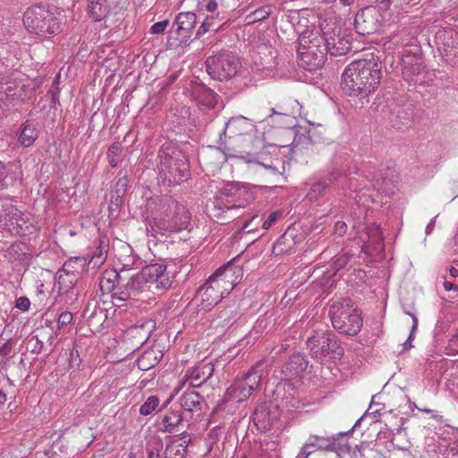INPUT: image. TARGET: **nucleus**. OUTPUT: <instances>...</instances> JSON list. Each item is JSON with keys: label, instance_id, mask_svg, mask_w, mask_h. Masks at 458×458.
<instances>
[{"label": "nucleus", "instance_id": "1", "mask_svg": "<svg viewBox=\"0 0 458 458\" xmlns=\"http://www.w3.org/2000/svg\"><path fill=\"white\" fill-rule=\"evenodd\" d=\"M382 62L374 53H366L352 61L342 74V89L350 97L365 98L379 86Z\"/></svg>", "mask_w": 458, "mask_h": 458}, {"label": "nucleus", "instance_id": "2", "mask_svg": "<svg viewBox=\"0 0 458 458\" xmlns=\"http://www.w3.org/2000/svg\"><path fill=\"white\" fill-rule=\"evenodd\" d=\"M160 210L147 227L152 236L179 232L189 226L191 218L189 210L172 197L165 196L160 200Z\"/></svg>", "mask_w": 458, "mask_h": 458}, {"label": "nucleus", "instance_id": "3", "mask_svg": "<svg viewBox=\"0 0 458 458\" xmlns=\"http://www.w3.org/2000/svg\"><path fill=\"white\" fill-rule=\"evenodd\" d=\"M134 259H129L128 261L122 262V267L106 271L99 282L101 291L113 293L112 303L114 306L121 308L132 305L135 302V294L132 288L131 276L127 273L131 269Z\"/></svg>", "mask_w": 458, "mask_h": 458}, {"label": "nucleus", "instance_id": "4", "mask_svg": "<svg viewBox=\"0 0 458 458\" xmlns=\"http://www.w3.org/2000/svg\"><path fill=\"white\" fill-rule=\"evenodd\" d=\"M158 174L164 184L176 185L187 180L189 163L185 155L171 144L163 145L158 151Z\"/></svg>", "mask_w": 458, "mask_h": 458}, {"label": "nucleus", "instance_id": "5", "mask_svg": "<svg viewBox=\"0 0 458 458\" xmlns=\"http://www.w3.org/2000/svg\"><path fill=\"white\" fill-rule=\"evenodd\" d=\"M135 302L143 301L155 290H166L173 280L165 264L155 263L145 266L140 272L131 275Z\"/></svg>", "mask_w": 458, "mask_h": 458}, {"label": "nucleus", "instance_id": "6", "mask_svg": "<svg viewBox=\"0 0 458 458\" xmlns=\"http://www.w3.org/2000/svg\"><path fill=\"white\" fill-rule=\"evenodd\" d=\"M318 30H306L299 37V66L314 71L321 68L327 59L326 48Z\"/></svg>", "mask_w": 458, "mask_h": 458}, {"label": "nucleus", "instance_id": "7", "mask_svg": "<svg viewBox=\"0 0 458 458\" xmlns=\"http://www.w3.org/2000/svg\"><path fill=\"white\" fill-rule=\"evenodd\" d=\"M329 316L334 328L341 334L356 335L361 329V314L350 299L332 304Z\"/></svg>", "mask_w": 458, "mask_h": 458}, {"label": "nucleus", "instance_id": "8", "mask_svg": "<svg viewBox=\"0 0 458 458\" xmlns=\"http://www.w3.org/2000/svg\"><path fill=\"white\" fill-rule=\"evenodd\" d=\"M307 346L311 356L318 360H340L344 356L342 347L337 336L328 330H317L307 340Z\"/></svg>", "mask_w": 458, "mask_h": 458}, {"label": "nucleus", "instance_id": "9", "mask_svg": "<svg viewBox=\"0 0 458 458\" xmlns=\"http://www.w3.org/2000/svg\"><path fill=\"white\" fill-rule=\"evenodd\" d=\"M26 29L41 37L55 35L60 30V21L48 9L42 5H33L23 15Z\"/></svg>", "mask_w": 458, "mask_h": 458}, {"label": "nucleus", "instance_id": "10", "mask_svg": "<svg viewBox=\"0 0 458 458\" xmlns=\"http://www.w3.org/2000/svg\"><path fill=\"white\" fill-rule=\"evenodd\" d=\"M360 420H359L354 426H356ZM354 428L355 427H352L347 432H340L331 437L310 435L307 442L301 448L296 458H308L316 450L335 452L338 456H341L343 453H350V445L342 441V438L352 434Z\"/></svg>", "mask_w": 458, "mask_h": 458}, {"label": "nucleus", "instance_id": "11", "mask_svg": "<svg viewBox=\"0 0 458 458\" xmlns=\"http://www.w3.org/2000/svg\"><path fill=\"white\" fill-rule=\"evenodd\" d=\"M255 126L251 123L250 120L244 116H236L229 119L223 131L219 134V139L216 141V148L221 151L225 159L233 158V157H238L236 152L235 145L237 142H230L227 143L225 141V138L228 134L229 140L241 136L245 138L249 136L250 131H253Z\"/></svg>", "mask_w": 458, "mask_h": 458}, {"label": "nucleus", "instance_id": "12", "mask_svg": "<svg viewBox=\"0 0 458 458\" xmlns=\"http://www.w3.org/2000/svg\"><path fill=\"white\" fill-rule=\"evenodd\" d=\"M314 30L319 31L327 55L343 56L351 50L352 42L349 36L342 32L335 23H322L319 28Z\"/></svg>", "mask_w": 458, "mask_h": 458}, {"label": "nucleus", "instance_id": "13", "mask_svg": "<svg viewBox=\"0 0 458 458\" xmlns=\"http://www.w3.org/2000/svg\"><path fill=\"white\" fill-rule=\"evenodd\" d=\"M240 67L238 57L233 53L222 52L206 60V68L211 78L223 81L234 76Z\"/></svg>", "mask_w": 458, "mask_h": 458}, {"label": "nucleus", "instance_id": "14", "mask_svg": "<svg viewBox=\"0 0 458 458\" xmlns=\"http://www.w3.org/2000/svg\"><path fill=\"white\" fill-rule=\"evenodd\" d=\"M30 227L27 216L13 206L6 207L0 214V228L11 235H25Z\"/></svg>", "mask_w": 458, "mask_h": 458}, {"label": "nucleus", "instance_id": "15", "mask_svg": "<svg viewBox=\"0 0 458 458\" xmlns=\"http://www.w3.org/2000/svg\"><path fill=\"white\" fill-rule=\"evenodd\" d=\"M234 183H228L224 190L215 198L210 216L213 218L220 219L225 211L238 209L243 205L237 203L236 196L239 194V189Z\"/></svg>", "mask_w": 458, "mask_h": 458}, {"label": "nucleus", "instance_id": "16", "mask_svg": "<svg viewBox=\"0 0 458 458\" xmlns=\"http://www.w3.org/2000/svg\"><path fill=\"white\" fill-rule=\"evenodd\" d=\"M382 14L374 6H368L357 13L354 19V29L360 35L376 33L381 27Z\"/></svg>", "mask_w": 458, "mask_h": 458}, {"label": "nucleus", "instance_id": "17", "mask_svg": "<svg viewBox=\"0 0 458 458\" xmlns=\"http://www.w3.org/2000/svg\"><path fill=\"white\" fill-rule=\"evenodd\" d=\"M237 158L246 159L248 163L257 162V158L262 154L264 140L259 136L250 134L242 138L235 145ZM233 157V158H234Z\"/></svg>", "mask_w": 458, "mask_h": 458}, {"label": "nucleus", "instance_id": "18", "mask_svg": "<svg viewBox=\"0 0 458 458\" xmlns=\"http://www.w3.org/2000/svg\"><path fill=\"white\" fill-rule=\"evenodd\" d=\"M242 276V269L237 267H233L229 263L225 267L218 268L212 275L216 283L220 285L219 290L223 296L230 293V292L240 282Z\"/></svg>", "mask_w": 458, "mask_h": 458}, {"label": "nucleus", "instance_id": "19", "mask_svg": "<svg viewBox=\"0 0 458 458\" xmlns=\"http://www.w3.org/2000/svg\"><path fill=\"white\" fill-rule=\"evenodd\" d=\"M273 361L274 358H272L271 360L267 359L260 360L242 377L247 386H249L252 392L259 387L261 379L268 375L269 368Z\"/></svg>", "mask_w": 458, "mask_h": 458}, {"label": "nucleus", "instance_id": "20", "mask_svg": "<svg viewBox=\"0 0 458 458\" xmlns=\"http://www.w3.org/2000/svg\"><path fill=\"white\" fill-rule=\"evenodd\" d=\"M219 287L220 285L216 283L211 276L207 283L199 289V294L201 296L200 307L202 310H210L221 301L224 296L222 295Z\"/></svg>", "mask_w": 458, "mask_h": 458}, {"label": "nucleus", "instance_id": "21", "mask_svg": "<svg viewBox=\"0 0 458 458\" xmlns=\"http://www.w3.org/2000/svg\"><path fill=\"white\" fill-rule=\"evenodd\" d=\"M424 69L422 56L417 54H405L402 58V74L408 82H414L415 76Z\"/></svg>", "mask_w": 458, "mask_h": 458}, {"label": "nucleus", "instance_id": "22", "mask_svg": "<svg viewBox=\"0 0 458 458\" xmlns=\"http://www.w3.org/2000/svg\"><path fill=\"white\" fill-rule=\"evenodd\" d=\"M276 420V411L272 412L265 403H259L252 413L253 423L262 433L270 430Z\"/></svg>", "mask_w": 458, "mask_h": 458}, {"label": "nucleus", "instance_id": "23", "mask_svg": "<svg viewBox=\"0 0 458 458\" xmlns=\"http://www.w3.org/2000/svg\"><path fill=\"white\" fill-rule=\"evenodd\" d=\"M55 280V286L60 294L69 295L71 300L78 295V293L75 291V285L79 280V273L58 271Z\"/></svg>", "mask_w": 458, "mask_h": 458}, {"label": "nucleus", "instance_id": "24", "mask_svg": "<svg viewBox=\"0 0 458 458\" xmlns=\"http://www.w3.org/2000/svg\"><path fill=\"white\" fill-rule=\"evenodd\" d=\"M197 17L194 13H180L175 18L176 33L182 37L181 43L187 44L190 33L194 29Z\"/></svg>", "mask_w": 458, "mask_h": 458}, {"label": "nucleus", "instance_id": "25", "mask_svg": "<svg viewBox=\"0 0 458 458\" xmlns=\"http://www.w3.org/2000/svg\"><path fill=\"white\" fill-rule=\"evenodd\" d=\"M214 370L211 362L199 363L187 372V380L193 387H199L211 377Z\"/></svg>", "mask_w": 458, "mask_h": 458}, {"label": "nucleus", "instance_id": "26", "mask_svg": "<svg viewBox=\"0 0 458 458\" xmlns=\"http://www.w3.org/2000/svg\"><path fill=\"white\" fill-rule=\"evenodd\" d=\"M180 403L184 411L191 413V418L194 415L199 417L202 412L204 399L199 393L192 391L184 393L180 398Z\"/></svg>", "mask_w": 458, "mask_h": 458}, {"label": "nucleus", "instance_id": "27", "mask_svg": "<svg viewBox=\"0 0 458 458\" xmlns=\"http://www.w3.org/2000/svg\"><path fill=\"white\" fill-rule=\"evenodd\" d=\"M308 366V360L303 354L295 353L284 363L281 370L285 377H293L303 373Z\"/></svg>", "mask_w": 458, "mask_h": 458}, {"label": "nucleus", "instance_id": "28", "mask_svg": "<svg viewBox=\"0 0 458 458\" xmlns=\"http://www.w3.org/2000/svg\"><path fill=\"white\" fill-rule=\"evenodd\" d=\"M14 165L0 160V191L13 187L21 180V172L13 169Z\"/></svg>", "mask_w": 458, "mask_h": 458}, {"label": "nucleus", "instance_id": "29", "mask_svg": "<svg viewBox=\"0 0 458 458\" xmlns=\"http://www.w3.org/2000/svg\"><path fill=\"white\" fill-rule=\"evenodd\" d=\"M413 117L414 112L411 105L399 106L391 112V123L398 130L410 127L412 124Z\"/></svg>", "mask_w": 458, "mask_h": 458}, {"label": "nucleus", "instance_id": "30", "mask_svg": "<svg viewBox=\"0 0 458 458\" xmlns=\"http://www.w3.org/2000/svg\"><path fill=\"white\" fill-rule=\"evenodd\" d=\"M183 420V416L179 411H169L162 418L158 429L165 433H175Z\"/></svg>", "mask_w": 458, "mask_h": 458}, {"label": "nucleus", "instance_id": "31", "mask_svg": "<svg viewBox=\"0 0 458 458\" xmlns=\"http://www.w3.org/2000/svg\"><path fill=\"white\" fill-rule=\"evenodd\" d=\"M252 391L242 377L236 378L233 383L226 389L225 394L229 399L237 400V402H243L247 400L251 394Z\"/></svg>", "mask_w": 458, "mask_h": 458}, {"label": "nucleus", "instance_id": "32", "mask_svg": "<svg viewBox=\"0 0 458 458\" xmlns=\"http://www.w3.org/2000/svg\"><path fill=\"white\" fill-rule=\"evenodd\" d=\"M341 175V173L335 169L329 172L325 181L318 182L313 184L310 191L308 193V197L311 200H316L319 196L323 195L328 189L329 185L333 183Z\"/></svg>", "mask_w": 458, "mask_h": 458}, {"label": "nucleus", "instance_id": "33", "mask_svg": "<svg viewBox=\"0 0 458 458\" xmlns=\"http://www.w3.org/2000/svg\"><path fill=\"white\" fill-rule=\"evenodd\" d=\"M108 0H88V13L96 21L104 19L109 13Z\"/></svg>", "mask_w": 458, "mask_h": 458}, {"label": "nucleus", "instance_id": "34", "mask_svg": "<svg viewBox=\"0 0 458 458\" xmlns=\"http://www.w3.org/2000/svg\"><path fill=\"white\" fill-rule=\"evenodd\" d=\"M85 314L87 315L89 327L96 330H99L106 319V310L96 305H94L92 310L89 305L85 310Z\"/></svg>", "mask_w": 458, "mask_h": 458}, {"label": "nucleus", "instance_id": "35", "mask_svg": "<svg viewBox=\"0 0 458 458\" xmlns=\"http://www.w3.org/2000/svg\"><path fill=\"white\" fill-rule=\"evenodd\" d=\"M295 243V234L293 231L287 230L275 242L273 253L275 255L283 254L291 250Z\"/></svg>", "mask_w": 458, "mask_h": 458}, {"label": "nucleus", "instance_id": "36", "mask_svg": "<svg viewBox=\"0 0 458 458\" xmlns=\"http://www.w3.org/2000/svg\"><path fill=\"white\" fill-rule=\"evenodd\" d=\"M157 362L158 359L153 349L144 352L137 360L138 367L141 370H148L153 368Z\"/></svg>", "mask_w": 458, "mask_h": 458}, {"label": "nucleus", "instance_id": "37", "mask_svg": "<svg viewBox=\"0 0 458 458\" xmlns=\"http://www.w3.org/2000/svg\"><path fill=\"white\" fill-rule=\"evenodd\" d=\"M37 137L38 134L34 127L30 124H24L19 136V142L24 147H30L35 142Z\"/></svg>", "mask_w": 458, "mask_h": 458}, {"label": "nucleus", "instance_id": "38", "mask_svg": "<svg viewBox=\"0 0 458 458\" xmlns=\"http://www.w3.org/2000/svg\"><path fill=\"white\" fill-rule=\"evenodd\" d=\"M366 234L369 238V241L375 244L377 249H381L383 247V236L380 227L372 224L366 227Z\"/></svg>", "mask_w": 458, "mask_h": 458}, {"label": "nucleus", "instance_id": "39", "mask_svg": "<svg viewBox=\"0 0 458 458\" xmlns=\"http://www.w3.org/2000/svg\"><path fill=\"white\" fill-rule=\"evenodd\" d=\"M163 448V441L159 437L151 438L147 446V458H161Z\"/></svg>", "mask_w": 458, "mask_h": 458}, {"label": "nucleus", "instance_id": "40", "mask_svg": "<svg viewBox=\"0 0 458 458\" xmlns=\"http://www.w3.org/2000/svg\"><path fill=\"white\" fill-rule=\"evenodd\" d=\"M352 458H373L376 457L377 451L370 448L366 443H362L360 445H356L355 449L352 450L350 447V453H347Z\"/></svg>", "mask_w": 458, "mask_h": 458}, {"label": "nucleus", "instance_id": "41", "mask_svg": "<svg viewBox=\"0 0 458 458\" xmlns=\"http://www.w3.org/2000/svg\"><path fill=\"white\" fill-rule=\"evenodd\" d=\"M134 333L139 334V332L136 329H133L126 332V334L123 336V341L128 344L127 350L131 353H133L144 344L143 338L140 336L138 339H136V335H134Z\"/></svg>", "mask_w": 458, "mask_h": 458}, {"label": "nucleus", "instance_id": "42", "mask_svg": "<svg viewBox=\"0 0 458 458\" xmlns=\"http://www.w3.org/2000/svg\"><path fill=\"white\" fill-rule=\"evenodd\" d=\"M123 153L122 144L119 142H114L107 150V158L112 167H116L121 162V157Z\"/></svg>", "mask_w": 458, "mask_h": 458}, {"label": "nucleus", "instance_id": "43", "mask_svg": "<svg viewBox=\"0 0 458 458\" xmlns=\"http://www.w3.org/2000/svg\"><path fill=\"white\" fill-rule=\"evenodd\" d=\"M186 447L182 445L172 442L165 447V458H184Z\"/></svg>", "mask_w": 458, "mask_h": 458}, {"label": "nucleus", "instance_id": "44", "mask_svg": "<svg viewBox=\"0 0 458 458\" xmlns=\"http://www.w3.org/2000/svg\"><path fill=\"white\" fill-rule=\"evenodd\" d=\"M199 108L201 111L212 110L216 106V96L213 91L207 92L199 101Z\"/></svg>", "mask_w": 458, "mask_h": 458}, {"label": "nucleus", "instance_id": "45", "mask_svg": "<svg viewBox=\"0 0 458 458\" xmlns=\"http://www.w3.org/2000/svg\"><path fill=\"white\" fill-rule=\"evenodd\" d=\"M159 398L156 395H151L142 403L140 408V413L147 416L151 414L158 406Z\"/></svg>", "mask_w": 458, "mask_h": 458}, {"label": "nucleus", "instance_id": "46", "mask_svg": "<svg viewBox=\"0 0 458 458\" xmlns=\"http://www.w3.org/2000/svg\"><path fill=\"white\" fill-rule=\"evenodd\" d=\"M128 182H129V180H128L127 174L126 173L123 174V172L121 171L118 174V178L114 183L112 193L124 196V194L126 193V191H127Z\"/></svg>", "mask_w": 458, "mask_h": 458}, {"label": "nucleus", "instance_id": "47", "mask_svg": "<svg viewBox=\"0 0 458 458\" xmlns=\"http://www.w3.org/2000/svg\"><path fill=\"white\" fill-rule=\"evenodd\" d=\"M236 316L237 313L234 312V310H223L221 311L219 316L222 321L218 323V325H221L222 327H229L235 321Z\"/></svg>", "mask_w": 458, "mask_h": 458}, {"label": "nucleus", "instance_id": "48", "mask_svg": "<svg viewBox=\"0 0 458 458\" xmlns=\"http://www.w3.org/2000/svg\"><path fill=\"white\" fill-rule=\"evenodd\" d=\"M283 217V212L282 211H274L271 214L268 215V216L263 221L262 223V229L267 231L270 229L277 220Z\"/></svg>", "mask_w": 458, "mask_h": 458}, {"label": "nucleus", "instance_id": "49", "mask_svg": "<svg viewBox=\"0 0 458 458\" xmlns=\"http://www.w3.org/2000/svg\"><path fill=\"white\" fill-rule=\"evenodd\" d=\"M351 258L352 255H349L348 253H343L335 256L332 264L334 269L335 271H339L340 269L345 267V266L349 263Z\"/></svg>", "mask_w": 458, "mask_h": 458}, {"label": "nucleus", "instance_id": "50", "mask_svg": "<svg viewBox=\"0 0 458 458\" xmlns=\"http://www.w3.org/2000/svg\"><path fill=\"white\" fill-rule=\"evenodd\" d=\"M272 13V8L269 5H264L258 9H256L252 15L254 16V21H263L270 16Z\"/></svg>", "mask_w": 458, "mask_h": 458}, {"label": "nucleus", "instance_id": "51", "mask_svg": "<svg viewBox=\"0 0 458 458\" xmlns=\"http://www.w3.org/2000/svg\"><path fill=\"white\" fill-rule=\"evenodd\" d=\"M123 197L122 195L114 194L111 192V200L108 207V209L110 211V214L117 213L120 207L122 206L123 202Z\"/></svg>", "mask_w": 458, "mask_h": 458}, {"label": "nucleus", "instance_id": "52", "mask_svg": "<svg viewBox=\"0 0 458 458\" xmlns=\"http://www.w3.org/2000/svg\"><path fill=\"white\" fill-rule=\"evenodd\" d=\"M214 20L215 18L213 16H208L197 30L195 38H199L206 32H208L213 26Z\"/></svg>", "mask_w": 458, "mask_h": 458}, {"label": "nucleus", "instance_id": "53", "mask_svg": "<svg viewBox=\"0 0 458 458\" xmlns=\"http://www.w3.org/2000/svg\"><path fill=\"white\" fill-rule=\"evenodd\" d=\"M405 313L407 315H409L410 317H411V318H412V327H411V329L410 332V335H409L407 341L404 343V347H405V349H407V348L411 347V341L414 332L417 330V327H418V318H417L416 315L412 312L405 311Z\"/></svg>", "mask_w": 458, "mask_h": 458}, {"label": "nucleus", "instance_id": "54", "mask_svg": "<svg viewBox=\"0 0 458 458\" xmlns=\"http://www.w3.org/2000/svg\"><path fill=\"white\" fill-rule=\"evenodd\" d=\"M72 314L69 311H64L59 315L57 324L58 327H64L72 321Z\"/></svg>", "mask_w": 458, "mask_h": 458}, {"label": "nucleus", "instance_id": "55", "mask_svg": "<svg viewBox=\"0 0 458 458\" xmlns=\"http://www.w3.org/2000/svg\"><path fill=\"white\" fill-rule=\"evenodd\" d=\"M168 24H169L168 20L156 22L151 26L150 32L152 34H162L165 30Z\"/></svg>", "mask_w": 458, "mask_h": 458}, {"label": "nucleus", "instance_id": "56", "mask_svg": "<svg viewBox=\"0 0 458 458\" xmlns=\"http://www.w3.org/2000/svg\"><path fill=\"white\" fill-rule=\"evenodd\" d=\"M30 306V301L25 296L20 297L16 301V308H18L19 310H21L22 311L29 310Z\"/></svg>", "mask_w": 458, "mask_h": 458}, {"label": "nucleus", "instance_id": "57", "mask_svg": "<svg viewBox=\"0 0 458 458\" xmlns=\"http://www.w3.org/2000/svg\"><path fill=\"white\" fill-rule=\"evenodd\" d=\"M394 3L395 0H377V9L379 10V13L385 12L389 9L390 5Z\"/></svg>", "mask_w": 458, "mask_h": 458}, {"label": "nucleus", "instance_id": "58", "mask_svg": "<svg viewBox=\"0 0 458 458\" xmlns=\"http://www.w3.org/2000/svg\"><path fill=\"white\" fill-rule=\"evenodd\" d=\"M347 225L344 221H337L334 226V233L339 236L344 235L346 233Z\"/></svg>", "mask_w": 458, "mask_h": 458}, {"label": "nucleus", "instance_id": "59", "mask_svg": "<svg viewBox=\"0 0 458 458\" xmlns=\"http://www.w3.org/2000/svg\"><path fill=\"white\" fill-rule=\"evenodd\" d=\"M2 94H4L5 96H14L15 91L12 86H10L8 84H5V86H4L3 84L0 83V95H2ZM0 99H2L1 97H0Z\"/></svg>", "mask_w": 458, "mask_h": 458}, {"label": "nucleus", "instance_id": "60", "mask_svg": "<svg viewBox=\"0 0 458 458\" xmlns=\"http://www.w3.org/2000/svg\"><path fill=\"white\" fill-rule=\"evenodd\" d=\"M79 260L80 259L78 258H76L75 259H71V260L65 262L64 264L62 269H60L59 271H64L66 273H76L75 271L72 270V268H73L72 264L78 262Z\"/></svg>", "mask_w": 458, "mask_h": 458}, {"label": "nucleus", "instance_id": "61", "mask_svg": "<svg viewBox=\"0 0 458 458\" xmlns=\"http://www.w3.org/2000/svg\"><path fill=\"white\" fill-rule=\"evenodd\" d=\"M217 6L218 4L216 0H209L206 4V10L210 13H214L215 11H216Z\"/></svg>", "mask_w": 458, "mask_h": 458}, {"label": "nucleus", "instance_id": "62", "mask_svg": "<svg viewBox=\"0 0 458 458\" xmlns=\"http://www.w3.org/2000/svg\"><path fill=\"white\" fill-rule=\"evenodd\" d=\"M448 271H449V275L451 277L453 278H457L458 277V266L456 267H450L448 268Z\"/></svg>", "mask_w": 458, "mask_h": 458}, {"label": "nucleus", "instance_id": "63", "mask_svg": "<svg viewBox=\"0 0 458 458\" xmlns=\"http://www.w3.org/2000/svg\"><path fill=\"white\" fill-rule=\"evenodd\" d=\"M344 6H350L353 4L355 0H339Z\"/></svg>", "mask_w": 458, "mask_h": 458}, {"label": "nucleus", "instance_id": "64", "mask_svg": "<svg viewBox=\"0 0 458 458\" xmlns=\"http://www.w3.org/2000/svg\"><path fill=\"white\" fill-rule=\"evenodd\" d=\"M103 260H104V259H102L101 255H100L99 257H96V256H94V257H92V259H91V261H92V262H94L95 264H97V263H98V262H99V263H102V262H103Z\"/></svg>", "mask_w": 458, "mask_h": 458}]
</instances>
